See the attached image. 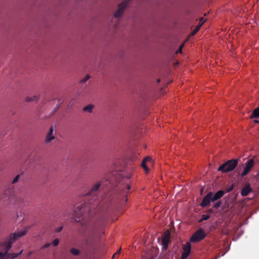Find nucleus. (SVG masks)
<instances>
[{"label":"nucleus","mask_w":259,"mask_h":259,"mask_svg":"<svg viewBox=\"0 0 259 259\" xmlns=\"http://www.w3.org/2000/svg\"><path fill=\"white\" fill-rule=\"evenodd\" d=\"M100 186V182L95 184L90 191L85 194L88 202H85L75 208L74 215L76 218V221L80 222L82 220L87 219L90 216V213L94 209H96V212L100 209L103 210L105 209L104 208H102L105 201L99 202V200H97L96 194Z\"/></svg>","instance_id":"nucleus-1"},{"label":"nucleus","mask_w":259,"mask_h":259,"mask_svg":"<svg viewBox=\"0 0 259 259\" xmlns=\"http://www.w3.org/2000/svg\"><path fill=\"white\" fill-rule=\"evenodd\" d=\"M26 234V230L15 232L11 234L10 237L5 242L0 244L1 248L4 250V252H0V259H13L16 258L20 255L22 252V250L19 253H9L8 251L12 247V244L19 238L23 236Z\"/></svg>","instance_id":"nucleus-2"},{"label":"nucleus","mask_w":259,"mask_h":259,"mask_svg":"<svg viewBox=\"0 0 259 259\" xmlns=\"http://www.w3.org/2000/svg\"><path fill=\"white\" fill-rule=\"evenodd\" d=\"M225 194L223 190H219L215 194L212 192H209L203 198L200 206L203 208L210 206L211 202H215L221 198Z\"/></svg>","instance_id":"nucleus-3"},{"label":"nucleus","mask_w":259,"mask_h":259,"mask_svg":"<svg viewBox=\"0 0 259 259\" xmlns=\"http://www.w3.org/2000/svg\"><path fill=\"white\" fill-rule=\"evenodd\" d=\"M85 233L88 239H95L101 236L102 234V227L98 224L89 226L85 230Z\"/></svg>","instance_id":"nucleus-4"},{"label":"nucleus","mask_w":259,"mask_h":259,"mask_svg":"<svg viewBox=\"0 0 259 259\" xmlns=\"http://www.w3.org/2000/svg\"><path fill=\"white\" fill-rule=\"evenodd\" d=\"M238 164V159H232L229 160L222 164L218 168V171H222L223 173H227L234 170Z\"/></svg>","instance_id":"nucleus-5"},{"label":"nucleus","mask_w":259,"mask_h":259,"mask_svg":"<svg viewBox=\"0 0 259 259\" xmlns=\"http://www.w3.org/2000/svg\"><path fill=\"white\" fill-rule=\"evenodd\" d=\"M206 235L203 230L201 228L198 229L191 237L190 242L197 243L203 240Z\"/></svg>","instance_id":"nucleus-6"},{"label":"nucleus","mask_w":259,"mask_h":259,"mask_svg":"<svg viewBox=\"0 0 259 259\" xmlns=\"http://www.w3.org/2000/svg\"><path fill=\"white\" fill-rule=\"evenodd\" d=\"M131 0H124L118 6L117 10L114 13L113 19L119 20L120 17L122 15L124 9L127 6L128 3Z\"/></svg>","instance_id":"nucleus-7"},{"label":"nucleus","mask_w":259,"mask_h":259,"mask_svg":"<svg viewBox=\"0 0 259 259\" xmlns=\"http://www.w3.org/2000/svg\"><path fill=\"white\" fill-rule=\"evenodd\" d=\"M255 165V162L253 159H250L245 163L243 172L240 174V177L243 178L252 169Z\"/></svg>","instance_id":"nucleus-8"},{"label":"nucleus","mask_w":259,"mask_h":259,"mask_svg":"<svg viewBox=\"0 0 259 259\" xmlns=\"http://www.w3.org/2000/svg\"><path fill=\"white\" fill-rule=\"evenodd\" d=\"M111 175L112 178L108 180L109 183H111L114 180L119 182L123 177H126L128 179L131 177L130 176H125L123 172L118 170L113 171Z\"/></svg>","instance_id":"nucleus-9"},{"label":"nucleus","mask_w":259,"mask_h":259,"mask_svg":"<svg viewBox=\"0 0 259 259\" xmlns=\"http://www.w3.org/2000/svg\"><path fill=\"white\" fill-rule=\"evenodd\" d=\"M170 234L168 231L166 232L162 237L161 242L162 248L165 250H167L168 248V244L170 241Z\"/></svg>","instance_id":"nucleus-10"},{"label":"nucleus","mask_w":259,"mask_h":259,"mask_svg":"<svg viewBox=\"0 0 259 259\" xmlns=\"http://www.w3.org/2000/svg\"><path fill=\"white\" fill-rule=\"evenodd\" d=\"M39 158L40 156L38 154L37 152L36 151H33L29 155V158L28 159V161L29 162H34L36 164H39L40 163Z\"/></svg>","instance_id":"nucleus-11"},{"label":"nucleus","mask_w":259,"mask_h":259,"mask_svg":"<svg viewBox=\"0 0 259 259\" xmlns=\"http://www.w3.org/2000/svg\"><path fill=\"white\" fill-rule=\"evenodd\" d=\"M131 189V186L128 184H126L125 186H124L121 192H120L119 197H122L124 200L123 202H121V204L123 205L124 203H125L127 201V195L128 193L129 190Z\"/></svg>","instance_id":"nucleus-12"},{"label":"nucleus","mask_w":259,"mask_h":259,"mask_svg":"<svg viewBox=\"0 0 259 259\" xmlns=\"http://www.w3.org/2000/svg\"><path fill=\"white\" fill-rule=\"evenodd\" d=\"M191 245L190 242H187L183 245V251L182 253L181 259H186L190 254Z\"/></svg>","instance_id":"nucleus-13"},{"label":"nucleus","mask_w":259,"mask_h":259,"mask_svg":"<svg viewBox=\"0 0 259 259\" xmlns=\"http://www.w3.org/2000/svg\"><path fill=\"white\" fill-rule=\"evenodd\" d=\"M54 129L53 126H51L49 131L48 132L44 140V143L45 144H48L50 143L53 140H54L55 138V136L53 135Z\"/></svg>","instance_id":"nucleus-14"},{"label":"nucleus","mask_w":259,"mask_h":259,"mask_svg":"<svg viewBox=\"0 0 259 259\" xmlns=\"http://www.w3.org/2000/svg\"><path fill=\"white\" fill-rule=\"evenodd\" d=\"M149 162L150 163H152V159L150 157L147 156V157H146L143 160L142 163H141V166L145 170L146 174H148L149 171V169L146 165V163Z\"/></svg>","instance_id":"nucleus-15"},{"label":"nucleus","mask_w":259,"mask_h":259,"mask_svg":"<svg viewBox=\"0 0 259 259\" xmlns=\"http://www.w3.org/2000/svg\"><path fill=\"white\" fill-rule=\"evenodd\" d=\"M252 189L251 188L250 185L247 184L244 187L242 188L241 191V195L244 197L246 196L252 191Z\"/></svg>","instance_id":"nucleus-16"},{"label":"nucleus","mask_w":259,"mask_h":259,"mask_svg":"<svg viewBox=\"0 0 259 259\" xmlns=\"http://www.w3.org/2000/svg\"><path fill=\"white\" fill-rule=\"evenodd\" d=\"M204 20H203V18L201 17L200 20V24L196 26V27L193 30V31L191 33L192 35H195L199 30L203 23L204 22Z\"/></svg>","instance_id":"nucleus-17"},{"label":"nucleus","mask_w":259,"mask_h":259,"mask_svg":"<svg viewBox=\"0 0 259 259\" xmlns=\"http://www.w3.org/2000/svg\"><path fill=\"white\" fill-rule=\"evenodd\" d=\"M39 95H35L32 97H27L26 98V101L27 102H37L39 100Z\"/></svg>","instance_id":"nucleus-18"},{"label":"nucleus","mask_w":259,"mask_h":259,"mask_svg":"<svg viewBox=\"0 0 259 259\" xmlns=\"http://www.w3.org/2000/svg\"><path fill=\"white\" fill-rule=\"evenodd\" d=\"M94 107V105L89 104L83 108V111L90 113L93 112V109Z\"/></svg>","instance_id":"nucleus-19"},{"label":"nucleus","mask_w":259,"mask_h":259,"mask_svg":"<svg viewBox=\"0 0 259 259\" xmlns=\"http://www.w3.org/2000/svg\"><path fill=\"white\" fill-rule=\"evenodd\" d=\"M210 218V215L209 214H202L201 215V218L199 221V222H202L204 221H206L208 220Z\"/></svg>","instance_id":"nucleus-20"},{"label":"nucleus","mask_w":259,"mask_h":259,"mask_svg":"<svg viewBox=\"0 0 259 259\" xmlns=\"http://www.w3.org/2000/svg\"><path fill=\"white\" fill-rule=\"evenodd\" d=\"M221 204H222L221 201H220V200H219V201L217 200L213 204L212 208H213L214 209H218L219 207H220L221 206Z\"/></svg>","instance_id":"nucleus-21"},{"label":"nucleus","mask_w":259,"mask_h":259,"mask_svg":"<svg viewBox=\"0 0 259 259\" xmlns=\"http://www.w3.org/2000/svg\"><path fill=\"white\" fill-rule=\"evenodd\" d=\"M70 251L72 254H73L74 255H77L80 253V251L78 249L74 248H71Z\"/></svg>","instance_id":"nucleus-22"},{"label":"nucleus","mask_w":259,"mask_h":259,"mask_svg":"<svg viewBox=\"0 0 259 259\" xmlns=\"http://www.w3.org/2000/svg\"><path fill=\"white\" fill-rule=\"evenodd\" d=\"M234 184H232L231 185H230L229 187H227L225 191H224V192H225V193H228V192H231L232 190H233V189H234Z\"/></svg>","instance_id":"nucleus-23"},{"label":"nucleus","mask_w":259,"mask_h":259,"mask_svg":"<svg viewBox=\"0 0 259 259\" xmlns=\"http://www.w3.org/2000/svg\"><path fill=\"white\" fill-rule=\"evenodd\" d=\"M90 78V75H87L81 80V83H84Z\"/></svg>","instance_id":"nucleus-24"},{"label":"nucleus","mask_w":259,"mask_h":259,"mask_svg":"<svg viewBox=\"0 0 259 259\" xmlns=\"http://www.w3.org/2000/svg\"><path fill=\"white\" fill-rule=\"evenodd\" d=\"M59 243V240L58 239H55L53 242V244L54 245V246H57Z\"/></svg>","instance_id":"nucleus-25"},{"label":"nucleus","mask_w":259,"mask_h":259,"mask_svg":"<svg viewBox=\"0 0 259 259\" xmlns=\"http://www.w3.org/2000/svg\"><path fill=\"white\" fill-rule=\"evenodd\" d=\"M184 46V44H182L179 47V49L178 50V51H177V53H182V49L183 48Z\"/></svg>","instance_id":"nucleus-26"},{"label":"nucleus","mask_w":259,"mask_h":259,"mask_svg":"<svg viewBox=\"0 0 259 259\" xmlns=\"http://www.w3.org/2000/svg\"><path fill=\"white\" fill-rule=\"evenodd\" d=\"M250 118L251 119L253 118H259V114H251Z\"/></svg>","instance_id":"nucleus-27"},{"label":"nucleus","mask_w":259,"mask_h":259,"mask_svg":"<svg viewBox=\"0 0 259 259\" xmlns=\"http://www.w3.org/2000/svg\"><path fill=\"white\" fill-rule=\"evenodd\" d=\"M19 175H17L14 179V180H13L12 181V183L13 184H14L16 182H18V180H19Z\"/></svg>","instance_id":"nucleus-28"},{"label":"nucleus","mask_w":259,"mask_h":259,"mask_svg":"<svg viewBox=\"0 0 259 259\" xmlns=\"http://www.w3.org/2000/svg\"><path fill=\"white\" fill-rule=\"evenodd\" d=\"M252 113H259V107L254 109Z\"/></svg>","instance_id":"nucleus-29"},{"label":"nucleus","mask_w":259,"mask_h":259,"mask_svg":"<svg viewBox=\"0 0 259 259\" xmlns=\"http://www.w3.org/2000/svg\"><path fill=\"white\" fill-rule=\"evenodd\" d=\"M62 229H63V227H62V226L59 227L56 229V232L57 233H59V232H61L62 230Z\"/></svg>","instance_id":"nucleus-30"},{"label":"nucleus","mask_w":259,"mask_h":259,"mask_svg":"<svg viewBox=\"0 0 259 259\" xmlns=\"http://www.w3.org/2000/svg\"><path fill=\"white\" fill-rule=\"evenodd\" d=\"M50 245H51V244H50V243H47V244H46L44 245L42 247V248H48V247H49L50 246Z\"/></svg>","instance_id":"nucleus-31"},{"label":"nucleus","mask_w":259,"mask_h":259,"mask_svg":"<svg viewBox=\"0 0 259 259\" xmlns=\"http://www.w3.org/2000/svg\"><path fill=\"white\" fill-rule=\"evenodd\" d=\"M207 212H209V213H211L212 212V209H208Z\"/></svg>","instance_id":"nucleus-32"},{"label":"nucleus","mask_w":259,"mask_h":259,"mask_svg":"<svg viewBox=\"0 0 259 259\" xmlns=\"http://www.w3.org/2000/svg\"><path fill=\"white\" fill-rule=\"evenodd\" d=\"M74 103V99H73L72 100H71V102L70 103L69 105L71 104V105L73 104Z\"/></svg>","instance_id":"nucleus-33"},{"label":"nucleus","mask_w":259,"mask_h":259,"mask_svg":"<svg viewBox=\"0 0 259 259\" xmlns=\"http://www.w3.org/2000/svg\"><path fill=\"white\" fill-rule=\"evenodd\" d=\"M254 122L255 123H258V122H259V121H258V120H254Z\"/></svg>","instance_id":"nucleus-34"},{"label":"nucleus","mask_w":259,"mask_h":259,"mask_svg":"<svg viewBox=\"0 0 259 259\" xmlns=\"http://www.w3.org/2000/svg\"><path fill=\"white\" fill-rule=\"evenodd\" d=\"M114 25L115 27H117V24L116 23H115Z\"/></svg>","instance_id":"nucleus-35"},{"label":"nucleus","mask_w":259,"mask_h":259,"mask_svg":"<svg viewBox=\"0 0 259 259\" xmlns=\"http://www.w3.org/2000/svg\"><path fill=\"white\" fill-rule=\"evenodd\" d=\"M157 82H160V79H157Z\"/></svg>","instance_id":"nucleus-36"},{"label":"nucleus","mask_w":259,"mask_h":259,"mask_svg":"<svg viewBox=\"0 0 259 259\" xmlns=\"http://www.w3.org/2000/svg\"><path fill=\"white\" fill-rule=\"evenodd\" d=\"M203 189H201V192L202 193V192H203Z\"/></svg>","instance_id":"nucleus-37"},{"label":"nucleus","mask_w":259,"mask_h":259,"mask_svg":"<svg viewBox=\"0 0 259 259\" xmlns=\"http://www.w3.org/2000/svg\"><path fill=\"white\" fill-rule=\"evenodd\" d=\"M59 103L61 104V100L59 101Z\"/></svg>","instance_id":"nucleus-38"}]
</instances>
